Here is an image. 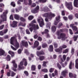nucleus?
<instances>
[{
	"mask_svg": "<svg viewBox=\"0 0 78 78\" xmlns=\"http://www.w3.org/2000/svg\"><path fill=\"white\" fill-rule=\"evenodd\" d=\"M10 43L12 45H13L16 48L12 46L11 45V48L13 50L16 51L18 48L20 47L19 43L17 42V39L15 37H12L10 39Z\"/></svg>",
	"mask_w": 78,
	"mask_h": 78,
	"instance_id": "1",
	"label": "nucleus"
},
{
	"mask_svg": "<svg viewBox=\"0 0 78 78\" xmlns=\"http://www.w3.org/2000/svg\"><path fill=\"white\" fill-rule=\"evenodd\" d=\"M64 31L63 29H60L58 30L57 32V34L58 36V39H61L62 38V40L64 41L66 39H67V37H66V34L64 33H62Z\"/></svg>",
	"mask_w": 78,
	"mask_h": 78,
	"instance_id": "2",
	"label": "nucleus"
},
{
	"mask_svg": "<svg viewBox=\"0 0 78 78\" xmlns=\"http://www.w3.org/2000/svg\"><path fill=\"white\" fill-rule=\"evenodd\" d=\"M43 17H44L46 18L45 19V21L46 22H48V19H51L52 18V17H55V15L50 12L49 13H44V14L43 15Z\"/></svg>",
	"mask_w": 78,
	"mask_h": 78,
	"instance_id": "3",
	"label": "nucleus"
},
{
	"mask_svg": "<svg viewBox=\"0 0 78 78\" xmlns=\"http://www.w3.org/2000/svg\"><path fill=\"white\" fill-rule=\"evenodd\" d=\"M29 27H32L29 28V30L30 32H32L34 30V33H35L37 30L39 29V26L37 25L36 26L35 24H32L31 23H30L29 25Z\"/></svg>",
	"mask_w": 78,
	"mask_h": 78,
	"instance_id": "4",
	"label": "nucleus"
},
{
	"mask_svg": "<svg viewBox=\"0 0 78 78\" xmlns=\"http://www.w3.org/2000/svg\"><path fill=\"white\" fill-rule=\"evenodd\" d=\"M8 11L6 10L5 12H4L3 14L1 15L0 17V23H2L4 21H6V14H7Z\"/></svg>",
	"mask_w": 78,
	"mask_h": 78,
	"instance_id": "5",
	"label": "nucleus"
},
{
	"mask_svg": "<svg viewBox=\"0 0 78 78\" xmlns=\"http://www.w3.org/2000/svg\"><path fill=\"white\" fill-rule=\"evenodd\" d=\"M23 61L20 62V65L19 66V69H22V68L21 66H22L23 65V62H24V65L25 66H27V60L25 58H23Z\"/></svg>",
	"mask_w": 78,
	"mask_h": 78,
	"instance_id": "6",
	"label": "nucleus"
},
{
	"mask_svg": "<svg viewBox=\"0 0 78 78\" xmlns=\"http://www.w3.org/2000/svg\"><path fill=\"white\" fill-rule=\"evenodd\" d=\"M65 5L67 7V8L69 9V10H72L73 9V7L72 5V2H70L69 3H67V2H66L65 3Z\"/></svg>",
	"mask_w": 78,
	"mask_h": 78,
	"instance_id": "7",
	"label": "nucleus"
},
{
	"mask_svg": "<svg viewBox=\"0 0 78 78\" xmlns=\"http://www.w3.org/2000/svg\"><path fill=\"white\" fill-rule=\"evenodd\" d=\"M38 22L39 23V25L40 27H42L43 25H44V20L40 17L37 19Z\"/></svg>",
	"mask_w": 78,
	"mask_h": 78,
	"instance_id": "8",
	"label": "nucleus"
},
{
	"mask_svg": "<svg viewBox=\"0 0 78 78\" xmlns=\"http://www.w3.org/2000/svg\"><path fill=\"white\" fill-rule=\"evenodd\" d=\"M39 6L37 5L35 8L31 10V12L33 14H36L39 12Z\"/></svg>",
	"mask_w": 78,
	"mask_h": 78,
	"instance_id": "9",
	"label": "nucleus"
},
{
	"mask_svg": "<svg viewBox=\"0 0 78 78\" xmlns=\"http://www.w3.org/2000/svg\"><path fill=\"white\" fill-rule=\"evenodd\" d=\"M20 45L21 47H22V46H24L25 47H27L28 46V42L25 41V40L22 41Z\"/></svg>",
	"mask_w": 78,
	"mask_h": 78,
	"instance_id": "10",
	"label": "nucleus"
},
{
	"mask_svg": "<svg viewBox=\"0 0 78 78\" xmlns=\"http://www.w3.org/2000/svg\"><path fill=\"white\" fill-rule=\"evenodd\" d=\"M34 46H32V48H35L36 47H37L39 45V42L38 41H35L34 44Z\"/></svg>",
	"mask_w": 78,
	"mask_h": 78,
	"instance_id": "11",
	"label": "nucleus"
},
{
	"mask_svg": "<svg viewBox=\"0 0 78 78\" xmlns=\"http://www.w3.org/2000/svg\"><path fill=\"white\" fill-rule=\"evenodd\" d=\"M41 11H44V12H48L49 11V9L48 7L45 6L44 8H42L41 10Z\"/></svg>",
	"mask_w": 78,
	"mask_h": 78,
	"instance_id": "12",
	"label": "nucleus"
},
{
	"mask_svg": "<svg viewBox=\"0 0 78 78\" xmlns=\"http://www.w3.org/2000/svg\"><path fill=\"white\" fill-rule=\"evenodd\" d=\"M17 22L16 21H13L12 23V27L14 28V27H17Z\"/></svg>",
	"mask_w": 78,
	"mask_h": 78,
	"instance_id": "13",
	"label": "nucleus"
},
{
	"mask_svg": "<svg viewBox=\"0 0 78 78\" xmlns=\"http://www.w3.org/2000/svg\"><path fill=\"white\" fill-rule=\"evenodd\" d=\"M45 54V53L44 52V51H41L40 52L39 51H37V56H39L40 55H43Z\"/></svg>",
	"mask_w": 78,
	"mask_h": 78,
	"instance_id": "14",
	"label": "nucleus"
},
{
	"mask_svg": "<svg viewBox=\"0 0 78 78\" xmlns=\"http://www.w3.org/2000/svg\"><path fill=\"white\" fill-rule=\"evenodd\" d=\"M67 73V70L65 69L62 72L61 75L63 76H66V73Z\"/></svg>",
	"mask_w": 78,
	"mask_h": 78,
	"instance_id": "15",
	"label": "nucleus"
},
{
	"mask_svg": "<svg viewBox=\"0 0 78 78\" xmlns=\"http://www.w3.org/2000/svg\"><path fill=\"white\" fill-rule=\"evenodd\" d=\"M5 54V52L2 49H0V56L4 55Z\"/></svg>",
	"mask_w": 78,
	"mask_h": 78,
	"instance_id": "16",
	"label": "nucleus"
},
{
	"mask_svg": "<svg viewBox=\"0 0 78 78\" xmlns=\"http://www.w3.org/2000/svg\"><path fill=\"white\" fill-rule=\"evenodd\" d=\"M78 0H74V5L75 7H78Z\"/></svg>",
	"mask_w": 78,
	"mask_h": 78,
	"instance_id": "17",
	"label": "nucleus"
},
{
	"mask_svg": "<svg viewBox=\"0 0 78 78\" xmlns=\"http://www.w3.org/2000/svg\"><path fill=\"white\" fill-rule=\"evenodd\" d=\"M55 51L56 52H58L59 53H62V48H60L59 49H55Z\"/></svg>",
	"mask_w": 78,
	"mask_h": 78,
	"instance_id": "18",
	"label": "nucleus"
},
{
	"mask_svg": "<svg viewBox=\"0 0 78 78\" xmlns=\"http://www.w3.org/2000/svg\"><path fill=\"white\" fill-rule=\"evenodd\" d=\"M12 62L13 64L14 67L15 68H17V65L16 63V61L13 60L12 61Z\"/></svg>",
	"mask_w": 78,
	"mask_h": 78,
	"instance_id": "19",
	"label": "nucleus"
},
{
	"mask_svg": "<svg viewBox=\"0 0 78 78\" xmlns=\"http://www.w3.org/2000/svg\"><path fill=\"white\" fill-rule=\"evenodd\" d=\"M66 59V55H63V58L61 59V62H64Z\"/></svg>",
	"mask_w": 78,
	"mask_h": 78,
	"instance_id": "20",
	"label": "nucleus"
},
{
	"mask_svg": "<svg viewBox=\"0 0 78 78\" xmlns=\"http://www.w3.org/2000/svg\"><path fill=\"white\" fill-rule=\"evenodd\" d=\"M51 30L52 32H55L56 30V27L55 26H53L51 27Z\"/></svg>",
	"mask_w": 78,
	"mask_h": 78,
	"instance_id": "21",
	"label": "nucleus"
},
{
	"mask_svg": "<svg viewBox=\"0 0 78 78\" xmlns=\"http://www.w3.org/2000/svg\"><path fill=\"white\" fill-rule=\"evenodd\" d=\"M8 53L11 55L12 57H14V52L11 51H9Z\"/></svg>",
	"mask_w": 78,
	"mask_h": 78,
	"instance_id": "22",
	"label": "nucleus"
},
{
	"mask_svg": "<svg viewBox=\"0 0 78 78\" xmlns=\"http://www.w3.org/2000/svg\"><path fill=\"white\" fill-rule=\"evenodd\" d=\"M48 50L50 51H53V45H50L49 46Z\"/></svg>",
	"mask_w": 78,
	"mask_h": 78,
	"instance_id": "23",
	"label": "nucleus"
},
{
	"mask_svg": "<svg viewBox=\"0 0 78 78\" xmlns=\"http://www.w3.org/2000/svg\"><path fill=\"white\" fill-rule=\"evenodd\" d=\"M44 59H45V57L44 56H42L39 57V59L40 61H43Z\"/></svg>",
	"mask_w": 78,
	"mask_h": 78,
	"instance_id": "24",
	"label": "nucleus"
},
{
	"mask_svg": "<svg viewBox=\"0 0 78 78\" xmlns=\"http://www.w3.org/2000/svg\"><path fill=\"white\" fill-rule=\"evenodd\" d=\"M72 66H74V63H72V62H70L69 64V67L70 69H72Z\"/></svg>",
	"mask_w": 78,
	"mask_h": 78,
	"instance_id": "25",
	"label": "nucleus"
},
{
	"mask_svg": "<svg viewBox=\"0 0 78 78\" xmlns=\"http://www.w3.org/2000/svg\"><path fill=\"white\" fill-rule=\"evenodd\" d=\"M56 66H57L56 67H58V68L59 69L61 70V69L62 68L61 66V65H60L59 63H58L57 64Z\"/></svg>",
	"mask_w": 78,
	"mask_h": 78,
	"instance_id": "26",
	"label": "nucleus"
},
{
	"mask_svg": "<svg viewBox=\"0 0 78 78\" xmlns=\"http://www.w3.org/2000/svg\"><path fill=\"white\" fill-rule=\"evenodd\" d=\"M75 67L76 69H78V58L76 60Z\"/></svg>",
	"mask_w": 78,
	"mask_h": 78,
	"instance_id": "27",
	"label": "nucleus"
},
{
	"mask_svg": "<svg viewBox=\"0 0 78 78\" xmlns=\"http://www.w3.org/2000/svg\"><path fill=\"white\" fill-rule=\"evenodd\" d=\"M31 69L32 70H35V69H36V66L35 65H32L31 67Z\"/></svg>",
	"mask_w": 78,
	"mask_h": 78,
	"instance_id": "28",
	"label": "nucleus"
},
{
	"mask_svg": "<svg viewBox=\"0 0 78 78\" xmlns=\"http://www.w3.org/2000/svg\"><path fill=\"white\" fill-rule=\"evenodd\" d=\"M34 18V16H30L28 18V19L29 20H32Z\"/></svg>",
	"mask_w": 78,
	"mask_h": 78,
	"instance_id": "29",
	"label": "nucleus"
},
{
	"mask_svg": "<svg viewBox=\"0 0 78 78\" xmlns=\"http://www.w3.org/2000/svg\"><path fill=\"white\" fill-rule=\"evenodd\" d=\"M6 58H7V61H10V60H11V57L9 55H7Z\"/></svg>",
	"mask_w": 78,
	"mask_h": 78,
	"instance_id": "30",
	"label": "nucleus"
},
{
	"mask_svg": "<svg viewBox=\"0 0 78 78\" xmlns=\"http://www.w3.org/2000/svg\"><path fill=\"white\" fill-rule=\"evenodd\" d=\"M14 16L15 19H16L17 20H18L19 18V16L18 15H15Z\"/></svg>",
	"mask_w": 78,
	"mask_h": 78,
	"instance_id": "31",
	"label": "nucleus"
},
{
	"mask_svg": "<svg viewBox=\"0 0 78 78\" xmlns=\"http://www.w3.org/2000/svg\"><path fill=\"white\" fill-rule=\"evenodd\" d=\"M11 71L10 70H9V72L7 73V76H11Z\"/></svg>",
	"mask_w": 78,
	"mask_h": 78,
	"instance_id": "32",
	"label": "nucleus"
},
{
	"mask_svg": "<svg viewBox=\"0 0 78 78\" xmlns=\"http://www.w3.org/2000/svg\"><path fill=\"white\" fill-rule=\"evenodd\" d=\"M51 26V23H48L46 26V27L49 28V29H50V26Z\"/></svg>",
	"mask_w": 78,
	"mask_h": 78,
	"instance_id": "33",
	"label": "nucleus"
},
{
	"mask_svg": "<svg viewBox=\"0 0 78 78\" xmlns=\"http://www.w3.org/2000/svg\"><path fill=\"white\" fill-rule=\"evenodd\" d=\"M42 47L43 48H45L47 47V44L46 43H44L42 44Z\"/></svg>",
	"mask_w": 78,
	"mask_h": 78,
	"instance_id": "34",
	"label": "nucleus"
},
{
	"mask_svg": "<svg viewBox=\"0 0 78 78\" xmlns=\"http://www.w3.org/2000/svg\"><path fill=\"white\" fill-rule=\"evenodd\" d=\"M69 76L70 78H73V74L72 73H69Z\"/></svg>",
	"mask_w": 78,
	"mask_h": 78,
	"instance_id": "35",
	"label": "nucleus"
},
{
	"mask_svg": "<svg viewBox=\"0 0 78 78\" xmlns=\"http://www.w3.org/2000/svg\"><path fill=\"white\" fill-rule=\"evenodd\" d=\"M72 29L73 31H76L78 28H77V27L76 26H73L72 28Z\"/></svg>",
	"mask_w": 78,
	"mask_h": 78,
	"instance_id": "36",
	"label": "nucleus"
},
{
	"mask_svg": "<svg viewBox=\"0 0 78 78\" xmlns=\"http://www.w3.org/2000/svg\"><path fill=\"white\" fill-rule=\"evenodd\" d=\"M59 19H60V16H58L56 17V21L58 20V22H59L60 21V20H59Z\"/></svg>",
	"mask_w": 78,
	"mask_h": 78,
	"instance_id": "37",
	"label": "nucleus"
},
{
	"mask_svg": "<svg viewBox=\"0 0 78 78\" xmlns=\"http://www.w3.org/2000/svg\"><path fill=\"white\" fill-rule=\"evenodd\" d=\"M23 23L22 22H20V23L19 24V26H22L23 27H25V25H26V24H24V25H23Z\"/></svg>",
	"mask_w": 78,
	"mask_h": 78,
	"instance_id": "38",
	"label": "nucleus"
},
{
	"mask_svg": "<svg viewBox=\"0 0 78 78\" xmlns=\"http://www.w3.org/2000/svg\"><path fill=\"white\" fill-rule=\"evenodd\" d=\"M78 37V35H77V36H74L73 37L74 41H76L77 39V38Z\"/></svg>",
	"mask_w": 78,
	"mask_h": 78,
	"instance_id": "39",
	"label": "nucleus"
},
{
	"mask_svg": "<svg viewBox=\"0 0 78 78\" xmlns=\"http://www.w3.org/2000/svg\"><path fill=\"white\" fill-rule=\"evenodd\" d=\"M69 52V49H66L63 52V53H67Z\"/></svg>",
	"mask_w": 78,
	"mask_h": 78,
	"instance_id": "40",
	"label": "nucleus"
},
{
	"mask_svg": "<svg viewBox=\"0 0 78 78\" xmlns=\"http://www.w3.org/2000/svg\"><path fill=\"white\" fill-rule=\"evenodd\" d=\"M43 66L44 67H47V65H46V64H47V62H43Z\"/></svg>",
	"mask_w": 78,
	"mask_h": 78,
	"instance_id": "41",
	"label": "nucleus"
},
{
	"mask_svg": "<svg viewBox=\"0 0 78 78\" xmlns=\"http://www.w3.org/2000/svg\"><path fill=\"white\" fill-rule=\"evenodd\" d=\"M42 72H46L47 73L48 72V69H42Z\"/></svg>",
	"mask_w": 78,
	"mask_h": 78,
	"instance_id": "42",
	"label": "nucleus"
},
{
	"mask_svg": "<svg viewBox=\"0 0 78 78\" xmlns=\"http://www.w3.org/2000/svg\"><path fill=\"white\" fill-rule=\"evenodd\" d=\"M54 71V68H51L49 69V72L51 73H52Z\"/></svg>",
	"mask_w": 78,
	"mask_h": 78,
	"instance_id": "43",
	"label": "nucleus"
},
{
	"mask_svg": "<svg viewBox=\"0 0 78 78\" xmlns=\"http://www.w3.org/2000/svg\"><path fill=\"white\" fill-rule=\"evenodd\" d=\"M26 31L27 34H30V31H29V30H28V29H27Z\"/></svg>",
	"mask_w": 78,
	"mask_h": 78,
	"instance_id": "44",
	"label": "nucleus"
},
{
	"mask_svg": "<svg viewBox=\"0 0 78 78\" xmlns=\"http://www.w3.org/2000/svg\"><path fill=\"white\" fill-rule=\"evenodd\" d=\"M11 76H14L16 75V73H15L14 72L12 71L11 72Z\"/></svg>",
	"mask_w": 78,
	"mask_h": 78,
	"instance_id": "45",
	"label": "nucleus"
},
{
	"mask_svg": "<svg viewBox=\"0 0 78 78\" xmlns=\"http://www.w3.org/2000/svg\"><path fill=\"white\" fill-rule=\"evenodd\" d=\"M68 17L69 20H72V19H73V16L72 15H69Z\"/></svg>",
	"mask_w": 78,
	"mask_h": 78,
	"instance_id": "46",
	"label": "nucleus"
},
{
	"mask_svg": "<svg viewBox=\"0 0 78 78\" xmlns=\"http://www.w3.org/2000/svg\"><path fill=\"white\" fill-rule=\"evenodd\" d=\"M11 4V5L12 6H13V7H15V6H16V4H15V3L14 2H12Z\"/></svg>",
	"mask_w": 78,
	"mask_h": 78,
	"instance_id": "47",
	"label": "nucleus"
},
{
	"mask_svg": "<svg viewBox=\"0 0 78 78\" xmlns=\"http://www.w3.org/2000/svg\"><path fill=\"white\" fill-rule=\"evenodd\" d=\"M59 22L58 21V20L56 21V20H55L54 22V25H56Z\"/></svg>",
	"mask_w": 78,
	"mask_h": 78,
	"instance_id": "48",
	"label": "nucleus"
},
{
	"mask_svg": "<svg viewBox=\"0 0 78 78\" xmlns=\"http://www.w3.org/2000/svg\"><path fill=\"white\" fill-rule=\"evenodd\" d=\"M20 20H21V21H23V22H25V19L23 18V17H21Z\"/></svg>",
	"mask_w": 78,
	"mask_h": 78,
	"instance_id": "49",
	"label": "nucleus"
},
{
	"mask_svg": "<svg viewBox=\"0 0 78 78\" xmlns=\"http://www.w3.org/2000/svg\"><path fill=\"white\" fill-rule=\"evenodd\" d=\"M74 51L75 49L74 48H72L71 49V53L72 54V55H73L74 54Z\"/></svg>",
	"mask_w": 78,
	"mask_h": 78,
	"instance_id": "50",
	"label": "nucleus"
},
{
	"mask_svg": "<svg viewBox=\"0 0 78 78\" xmlns=\"http://www.w3.org/2000/svg\"><path fill=\"white\" fill-rule=\"evenodd\" d=\"M5 6V5L3 3H0V7H2Z\"/></svg>",
	"mask_w": 78,
	"mask_h": 78,
	"instance_id": "51",
	"label": "nucleus"
},
{
	"mask_svg": "<svg viewBox=\"0 0 78 78\" xmlns=\"http://www.w3.org/2000/svg\"><path fill=\"white\" fill-rule=\"evenodd\" d=\"M37 40L39 41H41L42 40V38L40 37H38Z\"/></svg>",
	"mask_w": 78,
	"mask_h": 78,
	"instance_id": "52",
	"label": "nucleus"
},
{
	"mask_svg": "<svg viewBox=\"0 0 78 78\" xmlns=\"http://www.w3.org/2000/svg\"><path fill=\"white\" fill-rule=\"evenodd\" d=\"M25 53L27 55H28L29 54V52H28V50L27 49H25Z\"/></svg>",
	"mask_w": 78,
	"mask_h": 78,
	"instance_id": "53",
	"label": "nucleus"
},
{
	"mask_svg": "<svg viewBox=\"0 0 78 78\" xmlns=\"http://www.w3.org/2000/svg\"><path fill=\"white\" fill-rule=\"evenodd\" d=\"M24 3L25 5H28V1L27 0H24Z\"/></svg>",
	"mask_w": 78,
	"mask_h": 78,
	"instance_id": "54",
	"label": "nucleus"
},
{
	"mask_svg": "<svg viewBox=\"0 0 78 78\" xmlns=\"http://www.w3.org/2000/svg\"><path fill=\"white\" fill-rule=\"evenodd\" d=\"M36 23V20H34L30 23H31V24H32L33 25H34L33 23Z\"/></svg>",
	"mask_w": 78,
	"mask_h": 78,
	"instance_id": "55",
	"label": "nucleus"
},
{
	"mask_svg": "<svg viewBox=\"0 0 78 78\" xmlns=\"http://www.w3.org/2000/svg\"><path fill=\"white\" fill-rule=\"evenodd\" d=\"M2 31H3L4 34H5V33H6L8 32V29H5V30H2Z\"/></svg>",
	"mask_w": 78,
	"mask_h": 78,
	"instance_id": "56",
	"label": "nucleus"
},
{
	"mask_svg": "<svg viewBox=\"0 0 78 78\" xmlns=\"http://www.w3.org/2000/svg\"><path fill=\"white\" fill-rule=\"evenodd\" d=\"M4 25H2L1 26H0V30H3V28H4Z\"/></svg>",
	"mask_w": 78,
	"mask_h": 78,
	"instance_id": "57",
	"label": "nucleus"
},
{
	"mask_svg": "<svg viewBox=\"0 0 78 78\" xmlns=\"http://www.w3.org/2000/svg\"><path fill=\"white\" fill-rule=\"evenodd\" d=\"M69 31L70 34H73V32L72 31V30L71 29H69Z\"/></svg>",
	"mask_w": 78,
	"mask_h": 78,
	"instance_id": "58",
	"label": "nucleus"
},
{
	"mask_svg": "<svg viewBox=\"0 0 78 78\" xmlns=\"http://www.w3.org/2000/svg\"><path fill=\"white\" fill-rule=\"evenodd\" d=\"M3 34H4V33H3V30L1 31L0 32V35H1V36H3Z\"/></svg>",
	"mask_w": 78,
	"mask_h": 78,
	"instance_id": "59",
	"label": "nucleus"
},
{
	"mask_svg": "<svg viewBox=\"0 0 78 78\" xmlns=\"http://www.w3.org/2000/svg\"><path fill=\"white\" fill-rule=\"evenodd\" d=\"M18 53L19 54H20V53H22V50H21V49H19L18 51Z\"/></svg>",
	"mask_w": 78,
	"mask_h": 78,
	"instance_id": "60",
	"label": "nucleus"
},
{
	"mask_svg": "<svg viewBox=\"0 0 78 78\" xmlns=\"http://www.w3.org/2000/svg\"><path fill=\"white\" fill-rule=\"evenodd\" d=\"M24 73L25 74L26 76H28V72L25 71L24 72Z\"/></svg>",
	"mask_w": 78,
	"mask_h": 78,
	"instance_id": "61",
	"label": "nucleus"
},
{
	"mask_svg": "<svg viewBox=\"0 0 78 78\" xmlns=\"http://www.w3.org/2000/svg\"><path fill=\"white\" fill-rule=\"evenodd\" d=\"M65 11H62V16H65Z\"/></svg>",
	"mask_w": 78,
	"mask_h": 78,
	"instance_id": "62",
	"label": "nucleus"
},
{
	"mask_svg": "<svg viewBox=\"0 0 78 78\" xmlns=\"http://www.w3.org/2000/svg\"><path fill=\"white\" fill-rule=\"evenodd\" d=\"M54 45L55 48H56L58 47V44L56 43H55L54 44Z\"/></svg>",
	"mask_w": 78,
	"mask_h": 78,
	"instance_id": "63",
	"label": "nucleus"
},
{
	"mask_svg": "<svg viewBox=\"0 0 78 78\" xmlns=\"http://www.w3.org/2000/svg\"><path fill=\"white\" fill-rule=\"evenodd\" d=\"M62 47L63 48H67V46L65 45H63L62 46Z\"/></svg>",
	"mask_w": 78,
	"mask_h": 78,
	"instance_id": "64",
	"label": "nucleus"
}]
</instances>
